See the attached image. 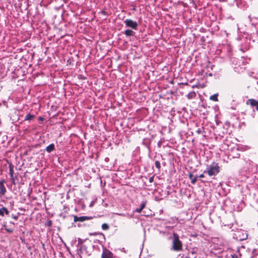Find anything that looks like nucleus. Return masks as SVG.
Listing matches in <instances>:
<instances>
[{
  "instance_id": "f257e3e1",
  "label": "nucleus",
  "mask_w": 258,
  "mask_h": 258,
  "mask_svg": "<svg viewBox=\"0 0 258 258\" xmlns=\"http://www.w3.org/2000/svg\"><path fill=\"white\" fill-rule=\"evenodd\" d=\"M219 172V167L217 163L213 162L210 165L207 166V170L204 173H208L209 176L215 175Z\"/></svg>"
},
{
  "instance_id": "f03ea898",
  "label": "nucleus",
  "mask_w": 258,
  "mask_h": 258,
  "mask_svg": "<svg viewBox=\"0 0 258 258\" xmlns=\"http://www.w3.org/2000/svg\"><path fill=\"white\" fill-rule=\"evenodd\" d=\"M171 249L174 251H180L182 249V243L179 239L178 235L176 233L173 234Z\"/></svg>"
},
{
  "instance_id": "7ed1b4c3",
  "label": "nucleus",
  "mask_w": 258,
  "mask_h": 258,
  "mask_svg": "<svg viewBox=\"0 0 258 258\" xmlns=\"http://www.w3.org/2000/svg\"><path fill=\"white\" fill-rule=\"evenodd\" d=\"M124 23L126 27H130L133 29L136 30L138 26L137 22L131 19H126L124 20Z\"/></svg>"
},
{
  "instance_id": "20e7f679",
  "label": "nucleus",
  "mask_w": 258,
  "mask_h": 258,
  "mask_svg": "<svg viewBox=\"0 0 258 258\" xmlns=\"http://www.w3.org/2000/svg\"><path fill=\"white\" fill-rule=\"evenodd\" d=\"M113 253L107 248H103L101 258H113Z\"/></svg>"
},
{
  "instance_id": "39448f33",
  "label": "nucleus",
  "mask_w": 258,
  "mask_h": 258,
  "mask_svg": "<svg viewBox=\"0 0 258 258\" xmlns=\"http://www.w3.org/2000/svg\"><path fill=\"white\" fill-rule=\"evenodd\" d=\"M91 219V217L88 216H81L78 217L77 216H74V222H83L85 220H89Z\"/></svg>"
},
{
  "instance_id": "423d86ee",
  "label": "nucleus",
  "mask_w": 258,
  "mask_h": 258,
  "mask_svg": "<svg viewBox=\"0 0 258 258\" xmlns=\"http://www.w3.org/2000/svg\"><path fill=\"white\" fill-rule=\"evenodd\" d=\"M5 181L4 180H2L0 181V195L4 196L5 195L7 190L4 185V183Z\"/></svg>"
},
{
  "instance_id": "0eeeda50",
  "label": "nucleus",
  "mask_w": 258,
  "mask_h": 258,
  "mask_svg": "<svg viewBox=\"0 0 258 258\" xmlns=\"http://www.w3.org/2000/svg\"><path fill=\"white\" fill-rule=\"evenodd\" d=\"M87 240H88V239H87V238H86L85 239H82L80 238H78V245L80 246L82 250H86L87 247L86 245H83V243H84L85 241H86Z\"/></svg>"
},
{
  "instance_id": "6e6552de",
  "label": "nucleus",
  "mask_w": 258,
  "mask_h": 258,
  "mask_svg": "<svg viewBox=\"0 0 258 258\" xmlns=\"http://www.w3.org/2000/svg\"><path fill=\"white\" fill-rule=\"evenodd\" d=\"M258 101L254 99H248L246 101L247 104H249L251 107H254L257 104Z\"/></svg>"
},
{
  "instance_id": "1a4fd4ad",
  "label": "nucleus",
  "mask_w": 258,
  "mask_h": 258,
  "mask_svg": "<svg viewBox=\"0 0 258 258\" xmlns=\"http://www.w3.org/2000/svg\"><path fill=\"white\" fill-rule=\"evenodd\" d=\"M147 202L146 201H143L141 204L140 207L139 208H137L134 212H137V213H141L142 211L145 208Z\"/></svg>"
},
{
  "instance_id": "9d476101",
  "label": "nucleus",
  "mask_w": 258,
  "mask_h": 258,
  "mask_svg": "<svg viewBox=\"0 0 258 258\" xmlns=\"http://www.w3.org/2000/svg\"><path fill=\"white\" fill-rule=\"evenodd\" d=\"M124 34L127 37L134 35L135 32L130 29H127L124 31Z\"/></svg>"
},
{
  "instance_id": "9b49d317",
  "label": "nucleus",
  "mask_w": 258,
  "mask_h": 258,
  "mask_svg": "<svg viewBox=\"0 0 258 258\" xmlns=\"http://www.w3.org/2000/svg\"><path fill=\"white\" fill-rule=\"evenodd\" d=\"M54 149V145L53 144H51L46 148V151L48 153H50L53 151Z\"/></svg>"
},
{
  "instance_id": "f8f14e48",
  "label": "nucleus",
  "mask_w": 258,
  "mask_h": 258,
  "mask_svg": "<svg viewBox=\"0 0 258 258\" xmlns=\"http://www.w3.org/2000/svg\"><path fill=\"white\" fill-rule=\"evenodd\" d=\"M5 213L6 214L8 215L9 214V211L8 209L5 207H3L0 209V215L2 216H4L5 215Z\"/></svg>"
},
{
  "instance_id": "ddd939ff",
  "label": "nucleus",
  "mask_w": 258,
  "mask_h": 258,
  "mask_svg": "<svg viewBox=\"0 0 258 258\" xmlns=\"http://www.w3.org/2000/svg\"><path fill=\"white\" fill-rule=\"evenodd\" d=\"M189 178L190 179L191 183L192 184H195L196 181L197 180V176L194 177L192 174L190 173L189 174Z\"/></svg>"
},
{
  "instance_id": "4468645a",
  "label": "nucleus",
  "mask_w": 258,
  "mask_h": 258,
  "mask_svg": "<svg viewBox=\"0 0 258 258\" xmlns=\"http://www.w3.org/2000/svg\"><path fill=\"white\" fill-rule=\"evenodd\" d=\"M218 94H215L210 96V99L212 101H218Z\"/></svg>"
},
{
  "instance_id": "2eb2a0df",
  "label": "nucleus",
  "mask_w": 258,
  "mask_h": 258,
  "mask_svg": "<svg viewBox=\"0 0 258 258\" xmlns=\"http://www.w3.org/2000/svg\"><path fill=\"white\" fill-rule=\"evenodd\" d=\"M34 117V115L31 114H28L25 117V120H31L33 119Z\"/></svg>"
},
{
  "instance_id": "dca6fc26",
  "label": "nucleus",
  "mask_w": 258,
  "mask_h": 258,
  "mask_svg": "<svg viewBox=\"0 0 258 258\" xmlns=\"http://www.w3.org/2000/svg\"><path fill=\"white\" fill-rule=\"evenodd\" d=\"M196 96V93L195 92H189L187 95V97L188 99H191Z\"/></svg>"
},
{
  "instance_id": "f3484780",
  "label": "nucleus",
  "mask_w": 258,
  "mask_h": 258,
  "mask_svg": "<svg viewBox=\"0 0 258 258\" xmlns=\"http://www.w3.org/2000/svg\"><path fill=\"white\" fill-rule=\"evenodd\" d=\"M102 229L104 230H107L109 228V225L106 223H103L101 226Z\"/></svg>"
},
{
  "instance_id": "a211bd4d",
  "label": "nucleus",
  "mask_w": 258,
  "mask_h": 258,
  "mask_svg": "<svg viewBox=\"0 0 258 258\" xmlns=\"http://www.w3.org/2000/svg\"><path fill=\"white\" fill-rule=\"evenodd\" d=\"M155 166H156V167L157 168H158V170H160V168H161V165H160V162H159V161H156L155 162Z\"/></svg>"
},
{
  "instance_id": "6ab92c4d",
  "label": "nucleus",
  "mask_w": 258,
  "mask_h": 258,
  "mask_svg": "<svg viewBox=\"0 0 258 258\" xmlns=\"http://www.w3.org/2000/svg\"><path fill=\"white\" fill-rule=\"evenodd\" d=\"M10 174L11 179H13V178H14L13 169L12 167H10Z\"/></svg>"
},
{
  "instance_id": "aec40b11",
  "label": "nucleus",
  "mask_w": 258,
  "mask_h": 258,
  "mask_svg": "<svg viewBox=\"0 0 258 258\" xmlns=\"http://www.w3.org/2000/svg\"><path fill=\"white\" fill-rule=\"evenodd\" d=\"M6 231L9 233H12L13 230L10 229L6 228Z\"/></svg>"
},
{
  "instance_id": "412c9836",
  "label": "nucleus",
  "mask_w": 258,
  "mask_h": 258,
  "mask_svg": "<svg viewBox=\"0 0 258 258\" xmlns=\"http://www.w3.org/2000/svg\"><path fill=\"white\" fill-rule=\"evenodd\" d=\"M204 174H201L199 175V177L200 178H204Z\"/></svg>"
},
{
  "instance_id": "4be33fe9",
  "label": "nucleus",
  "mask_w": 258,
  "mask_h": 258,
  "mask_svg": "<svg viewBox=\"0 0 258 258\" xmlns=\"http://www.w3.org/2000/svg\"><path fill=\"white\" fill-rule=\"evenodd\" d=\"M153 177H151V178H150V179H149V181H150V182H152L153 181Z\"/></svg>"
},
{
  "instance_id": "5701e85b",
  "label": "nucleus",
  "mask_w": 258,
  "mask_h": 258,
  "mask_svg": "<svg viewBox=\"0 0 258 258\" xmlns=\"http://www.w3.org/2000/svg\"><path fill=\"white\" fill-rule=\"evenodd\" d=\"M90 235H96V233H90L89 234Z\"/></svg>"
},
{
  "instance_id": "b1692460",
  "label": "nucleus",
  "mask_w": 258,
  "mask_h": 258,
  "mask_svg": "<svg viewBox=\"0 0 258 258\" xmlns=\"http://www.w3.org/2000/svg\"><path fill=\"white\" fill-rule=\"evenodd\" d=\"M197 132L199 133V134H201V131L199 129L198 131H197Z\"/></svg>"
},
{
  "instance_id": "393cba45",
  "label": "nucleus",
  "mask_w": 258,
  "mask_h": 258,
  "mask_svg": "<svg viewBox=\"0 0 258 258\" xmlns=\"http://www.w3.org/2000/svg\"><path fill=\"white\" fill-rule=\"evenodd\" d=\"M256 107V110L258 111V102H257V104H256V105L255 106Z\"/></svg>"
},
{
  "instance_id": "a878e982",
  "label": "nucleus",
  "mask_w": 258,
  "mask_h": 258,
  "mask_svg": "<svg viewBox=\"0 0 258 258\" xmlns=\"http://www.w3.org/2000/svg\"><path fill=\"white\" fill-rule=\"evenodd\" d=\"M51 222H50V223H48V224H51Z\"/></svg>"
},
{
  "instance_id": "bb28decb",
  "label": "nucleus",
  "mask_w": 258,
  "mask_h": 258,
  "mask_svg": "<svg viewBox=\"0 0 258 258\" xmlns=\"http://www.w3.org/2000/svg\"><path fill=\"white\" fill-rule=\"evenodd\" d=\"M51 222H50V223H48V224H51Z\"/></svg>"
}]
</instances>
